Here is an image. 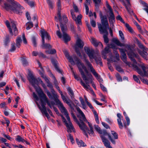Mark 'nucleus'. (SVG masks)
I'll list each match as a JSON object with an SVG mask.
<instances>
[{
	"label": "nucleus",
	"instance_id": "nucleus-23",
	"mask_svg": "<svg viewBox=\"0 0 148 148\" xmlns=\"http://www.w3.org/2000/svg\"><path fill=\"white\" fill-rule=\"evenodd\" d=\"M10 24L11 25L12 31H13V35L15 36H16L18 34V29L16 26V22L13 21H11L10 23Z\"/></svg>",
	"mask_w": 148,
	"mask_h": 148
},
{
	"label": "nucleus",
	"instance_id": "nucleus-19",
	"mask_svg": "<svg viewBox=\"0 0 148 148\" xmlns=\"http://www.w3.org/2000/svg\"><path fill=\"white\" fill-rule=\"evenodd\" d=\"M57 5L58 7V14L57 15L58 17V20L60 22L62 21L61 19V4L60 0H58V1L57 3ZM55 20L58 21V19L56 16L55 17Z\"/></svg>",
	"mask_w": 148,
	"mask_h": 148
},
{
	"label": "nucleus",
	"instance_id": "nucleus-63",
	"mask_svg": "<svg viewBox=\"0 0 148 148\" xmlns=\"http://www.w3.org/2000/svg\"><path fill=\"white\" fill-rule=\"evenodd\" d=\"M87 105L92 110V112H93V110H95L94 109V108L92 106V104L89 102H87V103H86Z\"/></svg>",
	"mask_w": 148,
	"mask_h": 148
},
{
	"label": "nucleus",
	"instance_id": "nucleus-13",
	"mask_svg": "<svg viewBox=\"0 0 148 148\" xmlns=\"http://www.w3.org/2000/svg\"><path fill=\"white\" fill-rule=\"evenodd\" d=\"M94 127L95 129L99 133L101 134V135H108V138L112 143L115 144V142L114 140H113L111 137L110 134H108L106 132V131L105 130H101L100 128L98 126V125H95Z\"/></svg>",
	"mask_w": 148,
	"mask_h": 148
},
{
	"label": "nucleus",
	"instance_id": "nucleus-1",
	"mask_svg": "<svg viewBox=\"0 0 148 148\" xmlns=\"http://www.w3.org/2000/svg\"><path fill=\"white\" fill-rule=\"evenodd\" d=\"M100 17L101 25L100 24L98 25L99 31L101 34H105L103 35L104 41L106 43L109 42V39L107 37L108 34L107 28H109V24L107 17L106 15H102V12H99Z\"/></svg>",
	"mask_w": 148,
	"mask_h": 148
},
{
	"label": "nucleus",
	"instance_id": "nucleus-27",
	"mask_svg": "<svg viewBox=\"0 0 148 148\" xmlns=\"http://www.w3.org/2000/svg\"><path fill=\"white\" fill-rule=\"evenodd\" d=\"M93 58L92 59H94L96 62V63L97 64H99L100 66H102V63L101 62V59L100 56L97 55V56H94V55L93 56Z\"/></svg>",
	"mask_w": 148,
	"mask_h": 148
},
{
	"label": "nucleus",
	"instance_id": "nucleus-10",
	"mask_svg": "<svg viewBox=\"0 0 148 148\" xmlns=\"http://www.w3.org/2000/svg\"><path fill=\"white\" fill-rule=\"evenodd\" d=\"M112 40L113 42L115 43L118 46L121 47L123 46L125 47V48L127 50V53L128 56H129V54H133V53H134L130 45L122 44L118 39L116 38H113Z\"/></svg>",
	"mask_w": 148,
	"mask_h": 148
},
{
	"label": "nucleus",
	"instance_id": "nucleus-30",
	"mask_svg": "<svg viewBox=\"0 0 148 148\" xmlns=\"http://www.w3.org/2000/svg\"><path fill=\"white\" fill-rule=\"evenodd\" d=\"M51 61L54 66L56 70L59 73H61L62 71L58 68L57 63V61L53 58L51 59Z\"/></svg>",
	"mask_w": 148,
	"mask_h": 148
},
{
	"label": "nucleus",
	"instance_id": "nucleus-33",
	"mask_svg": "<svg viewBox=\"0 0 148 148\" xmlns=\"http://www.w3.org/2000/svg\"><path fill=\"white\" fill-rule=\"evenodd\" d=\"M84 42L80 39L78 38L76 42V45L80 48H82L84 46Z\"/></svg>",
	"mask_w": 148,
	"mask_h": 148
},
{
	"label": "nucleus",
	"instance_id": "nucleus-26",
	"mask_svg": "<svg viewBox=\"0 0 148 148\" xmlns=\"http://www.w3.org/2000/svg\"><path fill=\"white\" fill-rule=\"evenodd\" d=\"M64 53L66 57L69 60V61L72 65H74L75 63L73 59L71 56H69L68 51H64Z\"/></svg>",
	"mask_w": 148,
	"mask_h": 148
},
{
	"label": "nucleus",
	"instance_id": "nucleus-51",
	"mask_svg": "<svg viewBox=\"0 0 148 148\" xmlns=\"http://www.w3.org/2000/svg\"><path fill=\"white\" fill-rule=\"evenodd\" d=\"M90 23L91 26L93 27L96 26V24L95 21L92 19H91L90 21Z\"/></svg>",
	"mask_w": 148,
	"mask_h": 148
},
{
	"label": "nucleus",
	"instance_id": "nucleus-57",
	"mask_svg": "<svg viewBox=\"0 0 148 148\" xmlns=\"http://www.w3.org/2000/svg\"><path fill=\"white\" fill-rule=\"evenodd\" d=\"M109 21L110 22V24H112L113 23L114 21L115 20V17L113 16L111 17H108Z\"/></svg>",
	"mask_w": 148,
	"mask_h": 148
},
{
	"label": "nucleus",
	"instance_id": "nucleus-45",
	"mask_svg": "<svg viewBox=\"0 0 148 148\" xmlns=\"http://www.w3.org/2000/svg\"><path fill=\"white\" fill-rule=\"evenodd\" d=\"M61 98L63 101L64 102H65L66 104H68L69 101H71V100L69 99V98L67 99L66 98L65 96L63 95L61 96Z\"/></svg>",
	"mask_w": 148,
	"mask_h": 148
},
{
	"label": "nucleus",
	"instance_id": "nucleus-6",
	"mask_svg": "<svg viewBox=\"0 0 148 148\" xmlns=\"http://www.w3.org/2000/svg\"><path fill=\"white\" fill-rule=\"evenodd\" d=\"M64 20V23L62 22H60V26L61 30L63 33V38L65 42H66L70 41L71 40L69 36L66 33V28H65V24L68 22L67 17L65 15H64L63 16Z\"/></svg>",
	"mask_w": 148,
	"mask_h": 148
},
{
	"label": "nucleus",
	"instance_id": "nucleus-14",
	"mask_svg": "<svg viewBox=\"0 0 148 148\" xmlns=\"http://www.w3.org/2000/svg\"><path fill=\"white\" fill-rule=\"evenodd\" d=\"M117 117L118 119H117L118 123L119 126V128L120 129H122L123 127V124L121 121L122 120L123 121L124 126V127L126 128L127 125L126 122L124 119H123V117L120 113H118L117 114Z\"/></svg>",
	"mask_w": 148,
	"mask_h": 148
},
{
	"label": "nucleus",
	"instance_id": "nucleus-60",
	"mask_svg": "<svg viewBox=\"0 0 148 148\" xmlns=\"http://www.w3.org/2000/svg\"><path fill=\"white\" fill-rule=\"evenodd\" d=\"M26 3L30 6L31 7H32L34 6V2L33 1H30L28 0Z\"/></svg>",
	"mask_w": 148,
	"mask_h": 148
},
{
	"label": "nucleus",
	"instance_id": "nucleus-56",
	"mask_svg": "<svg viewBox=\"0 0 148 148\" xmlns=\"http://www.w3.org/2000/svg\"><path fill=\"white\" fill-rule=\"evenodd\" d=\"M111 134L113 135L114 139H117L118 138V135L116 132L114 131H112Z\"/></svg>",
	"mask_w": 148,
	"mask_h": 148
},
{
	"label": "nucleus",
	"instance_id": "nucleus-21",
	"mask_svg": "<svg viewBox=\"0 0 148 148\" xmlns=\"http://www.w3.org/2000/svg\"><path fill=\"white\" fill-rule=\"evenodd\" d=\"M84 50L89 57L90 60L92 62L91 60H92V58H93V56L94 53V50H90L88 47H84Z\"/></svg>",
	"mask_w": 148,
	"mask_h": 148
},
{
	"label": "nucleus",
	"instance_id": "nucleus-64",
	"mask_svg": "<svg viewBox=\"0 0 148 148\" xmlns=\"http://www.w3.org/2000/svg\"><path fill=\"white\" fill-rule=\"evenodd\" d=\"M0 107L1 108H3L4 110H5L7 108V107L5 106V103H3L0 104Z\"/></svg>",
	"mask_w": 148,
	"mask_h": 148
},
{
	"label": "nucleus",
	"instance_id": "nucleus-50",
	"mask_svg": "<svg viewBox=\"0 0 148 148\" xmlns=\"http://www.w3.org/2000/svg\"><path fill=\"white\" fill-rule=\"evenodd\" d=\"M133 78L135 81L139 84L140 83V80L138 77L136 75H133Z\"/></svg>",
	"mask_w": 148,
	"mask_h": 148
},
{
	"label": "nucleus",
	"instance_id": "nucleus-46",
	"mask_svg": "<svg viewBox=\"0 0 148 148\" xmlns=\"http://www.w3.org/2000/svg\"><path fill=\"white\" fill-rule=\"evenodd\" d=\"M93 1L95 3V6L97 9H98L99 5L101 2V0H93Z\"/></svg>",
	"mask_w": 148,
	"mask_h": 148
},
{
	"label": "nucleus",
	"instance_id": "nucleus-28",
	"mask_svg": "<svg viewBox=\"0 0 148 148\" xmlns=\"http://www.w3.org/2000/svg\"><path fill=\"white\" fill-rule=\"evenodd\" d=\"M81 85L84 87V88L87 90V91L88 90H90L92 95H95V94L93 92L92 90L91 89V88L90 87V86L88 85L87 84H86L84 83L81 80Z\"/></svg>",
	"mask_w": 148,
	"mask_h": 148
},
{
	"label": "nucleus",
	"instance_id": "nucleus-49",
	"mask_svg": "<svg viewBox=\"0 0 148 148\" xmlns=\"http://www.w3.org/2000/svg\"><path fill=\"white\" fill-rule=\"evenodd\" d=\"M125 27L127 29H128L129 32L131 33L133 32V30L132 27L130 26V25L128 23H126L125 24Z\"/></svg>",
	"mask_w": 148,
	"mask_h": 148
},
{
	"label": "nucleus",
	"instance_id": "nucleus-52",
	"mask_svg": "<svg viewBox=\"0 0 148 148\" xmlns=\"http://www.w3.org/2000/svg\"><path fill=\"white\" fill-rule=\"evenodd\" d=\"M57 26L59 29V30L57 31L56 34L60 38H61L62 37V35L60 31L59 26L58 24H57Z\"/></svg>",
	"mask_w": 148,
	"mask_h": 148
},
{
	"label": "nucleus",
	"instance_id": "nucleus-31",
	"mask_svg": "<svg viewBox=\"0 0 148 148\" xmlns=\"http://www.w3.org/2000/svg\"><path fill=\"white\" fill-rule=\"evenodd\" d=\"M125 0L127 2V6H128L127 7H126V8L127 11L130 14L134 15L135 14L134 13L130 8V6H131V4L130 2V0Z\"/></svg>",
	"mask_w": 148,
	"mask_h": 148
},
{
	"label": "nucleus",
	"instance_id": "nucleus-54",
	"mask_svg": "<svg viewBox=\"0 0 148 148\" xmlns=\"http://www.w3.org/2000/svg\"><path fill=\"white\" fill-rule=\"evenodd\" d=\"M73 73L74 77L75 79L77 80V81L80 80V82H81V80L82 81L80 77L78 76L77 75H76L73 71Z\"/></svg>",
	"mask_w": 148,
	"mask_h": 148
},
{
	"label": "nucleus",
	"instance_id": "nucleus-53",
	"mask_svg": "<svg viewBox=\"0 0 148 148\" xmlns=\"http://www.w3.org/2000/svg\"><path fill=\"white\" fill-rule=\"evenodd\" d=\"M32 41L34 46L35 47H36L37 46L36 42V38L34 36H33L32 37Z\"/></svg>",
	"mask_w": 148,
	"mask_h": 148
},
{
	"label": "nucleus",
	"instance_id": "nucleus-20",
	"mask_svg": "<svg viewBox=\"0 0 148 148\" xmlns=\"http://www.w3.org/2000/svg\"><path fill=\"white\" fill-rule=\"evenodd\" d=\"M40 33L42 40H43V42L44 40H45V38L48 41L51 39V37L49 33L46 31L44 29L41 30L40 31Z\"/></svg>",
	"mask_w": 148,
	"mask_h": 148
},
{
	"label": "nucleus",
	"instance_id": "nucleus-40",
	"mask_svg": "<svg viewBox=\"0 0 148 148\" xmlns=\"http://www.w3.org/2000/svg\"><path fill=\"white\" fill-rule=\"evenodd\" d=\"M16 41V46L17 47L19 48L20 46V43L22 42L21 37H18L17 38Z\"/></svg>",
	"mask_w": 148,
	"mask_h": 148
},
{
	"label": "nucleus",
	"instance_id": "nucleus-32",
	"mask_svg": "<svg viewBox=\"0 0 148 148\" xmlns=\"http://www.w3.org/2000/svg\"><path fill=\"white\" fill-rule=\"evenodd\" d=\"M5 23L7 27L8 28L9 32L10 34L12 35H13V32L12 31V29L10 25V24L8 20H6L5 22Z\"/></svg>",
	"mask_w": 148,
	"mask_h": 148
},
{
	"label": "nucleus",
	"instance_id": "nucleus-42",
	"mask_svg": "<svg viewBox=\"0 0 148 148\" xmlns=\"http://www.w3.org/2000/svg\"><path fill=\"white\" fill-rule=\"evenodd\" d=\"M45 53L47 54H52L55 53H56V51L55 49H53L46 51Z\"/></svg>",
	"mask_w": 148,
	"mask_h": 148
},
{
	"label": "nucleus",
	"instance_id": "nucleus-3",
	"mask_svg": "<svg viewBox=\"0 0 148 148\" xmlns=\"http://www.w3.org/2000/svg\"><path fill=\"white\" fill-rule=\"evenodd\" d=\"M5 8L7 10H10L14 13L17 14H20L22 12V10L24 9V8L21 6L17 2L13 1L11 5L7 3L4 4Z\"/></svg>",
	"mask_w": 148,
	"mask_h": 148
},
{
	"label": "nucleus",
	"instance_id": "nucleus-2",
	"mask_svg": "<svg viewBox=\"0 0 148 148\" xmlns=\"http://www.w3.org/2000/svg\"><path fill=\"white\" fill-rule=\"evenodd\" d=\"M73 58L75 61L76 64L83 79L85 81L86 84H88L89 82L88 79L86 77L83 70V69L84 70L86 73H88V72L86 66L83 63L80 62V60L76 56H74Z\"/></svg>",
	"mask_w": 148,
	"mask_h": 148
},
{
	"label": "nucleus",
	"instance_id": "nucleus-17",
	"mask_svg": "<svg viewBox=\"0 0 148 148\" xmlns=\"http://www.w3.org/2000/svg\"><path fill=\"white\" fill-rule=\"evenodd\" d=\"M40 101L42 108H40V105L38 104H37L38 106L41 111L42 113V114H44L47 118H49V115L47 112V109L45 106V105L46 104L44 103L43 100L42 99H41Z\"/></svg>",
	"mask_w": 148,
	"mask_h": 148
},
{
	"label": "nucleus",
	"instance_id": "nucleus-36",
	"mask_svg": "<svg viewBox=\"0 0 148 148\" xmlns=\"http://www.w3.org/2000/svg\"><path fill=\"white\" fill-rule=\"evenodd\" d=\"M33 24L32 22L31 21L28 22L26 24V29L29 30L33 27Z\"/></svg>",
	"mask_w": 148,
	"mask_h": 148
},
{
	"label": "nucleus",
	"instance_id": "nucleus-16",
	"mask_svg": "<svg viewBox=\"0 0 148 148\" xmlns=\"http://www.w3.org/2000/svg\"><path fill=\"white\" fill-rule=\"evenodd\" d=\"M62 118L63 122L64 123L65 125L68 129L67 132H71L72 130H73L74 127L71 121V120L70 119V122L69 121H68V123H67L66 119L63 116H62Z\"/></svg>",
	"mask_w": 148,
	"mask_h": 148
},
{
	"label": "nucleus",
	"instance_id": "nucleus-15",
	"mask_svg": "<svg viewBox=\"0 0 148 148\" xmlns=\"http://www.w3.org/2000/svg\"><path fill=\"white\" fill-rule=\"evenodd\" d=\"M71 15L72 18L76 22L77 25L79 24L81 25L82 24L81 19L82 17V16L81 14H79L77 18L75 16L73 10H70Z\"/></svg>",
	"mask_w": 148,
	"mask_h": 148
},
{
	"label": "nucleus",
	"instance_id": "nucleus-55",
	"mask_svg": "<svg viewBox=\"0 0 148 148\" xmlns=\"http://www.w3.org/2000/svg\"><path fill=\"white\" fill-rule=\"evenodd\" d=\"M75 52L80 57L82 56L81 54L79 51V49L77 48L76 46H75Z\"/></svg>",
	"mask_w": 148,
	"mask_h": 148
},
{
	"label": "nucleus",
	"instance_id": "nucleus-37",
	"mask_svg": "<svg viewBox=\"0 0 148 148\" xmlns=\"http://www.w3.org/2000/svg\"><path fill=\"white\" fill-rule=\"evenodd\" d=\"M67 90L69 95L70 96L72 99L74 97V94L73 90L70 87H69L67 88Z\"/></svg>",
	"mask_w": 148,
	"mask_h": 148
},
{
	"label": "nucleus",
	"instance_id": "nucleus-41",
	"mask_svg": "<svg viewBox=\"0 0 148 148\" xmlns=\"http://www.w3.org/2000/svg\"><path fill=\"white\" fill-rule=\"evenodd\" d=\"M48 4L49 8L51 9H53V7L54 4L52 1L51 0H46Z\"/></svg>",
	"mask_w": 148,
	"mask_h": 148
},
{
	"label": "nucleus",
	"instance_id": "nucleus-38",
	"mask_svg": "<svg viewBox=\"0 0 148 148\" xmlns=\"http://www.w3.org/2000/svg\"><path fill=\"white\" fill-rule=\"evenodd\" d=\"M76 142L79 147L83 146L85 147L86 146V144L84 143L83 141L80 140L79 141L77 139H76Z\"/></svg>",
	"mask_w": 148,
	"mask_h": 148
},
{
	"label": "nucleus",
	"instance_id": "nucleus-9",
	"mask_svg": "<svg viewBox=\"0 0 148 148\" xmlns=\"http://www.w3.org/2000/svg\"><path fill=\"white\" fill-rule=\"evenodd\" d=\"M84 60L86 63L87 66L89 69L90 72L97 78V80L100 83H102L103 81L102 79L100 78V77H99L98 74L96 71L92 64L89 62L87 59L85 58L84 59Z\"/></svg>",
	"mask_w": 148,
	"mask_h": 148
},
{
	"label": "nucleus",
	"instance_id": "nucleus-7",
	"mask_svg": "<svg viewBox=\"0 0 148 148\" xmlns=\"http://www.w3.org/2000/svg\"><path fill=\"white\" fill-rule=\"evenodd\" d=\"M54 95V101L56 103L60 110L61 112L64 113L66 116L68 121L70 122V118L69 115L67 110L64 106L62 103L58 99V96L57 95Z\"/></svg>",
	"mask_w": 148,
	"mask_h": 148
},
{
	"label": "nucleus",
	"instance_id": "nucleus-58",
	"mask_svg": "<svg viewBox=\"0 0 148 148\" xmlns=\"http://www.w3.org/2000/svg\"><path fill=\"white\" fill-rule=\"evenodd\" d=\"M10 42L9 36V35L7 36H6L4 42V44L5 45H7V44Z\"/></svg>",
	"mask_w": 148,
	"mask_h": 148
},
{
	"label": "nucleus",
	"instance_id": "nucleus-47",
	"mask_svg": "<svg viewBox=\"0 0 148 148\" xmlns=\"http://www.w3.org/2000/svg\"><path fill=\"white\" fill-rule=\"evenodd\" d=\"M109 48L108 47H106L104 50L102 51V53L103 55H105L106 54L108 53L109 52Z\"/></svg>",
	"mask_w": 148,
	"mask_h": 148
},
{
	"label": "nucleus",
	"instance_id": "nucleus-34",
	"mask_svg": "<svg viewBox=\"0 0 148 148\" xmlns=\"http://www.w3.org/2000/svg\"><path fill=\"white\" fill-rule=\"evenodd\" d=\"M43 48H51L52 47L51 45L49 44L45 43V40H44V42L43 40H42V45L41 46Z\"/></svg>",
	"mask_w": 148,
	"mask_h": 148
},
{
	"label": "nucleus",
	"instance_id": "nucleus-43",
	"mask_svg": "<svg viewBox=\"0 0 148 148\" xmlns=\"http://www.w3.org/2000/svg\"><path fill=\"white\" fill-rule=\"evenodd\" d=\"M123 115L125 116V118L127 122V125H130V119L127 116L126 113L125 112H123Z\"/></svg>",
	"mask_w": 148,
	"mask_h": 148
},
{
	"label": "nucleus",
	"instance_id": "nucleus-22",
	"mask_svg": "<svg viewBox=\"0 0 148 148\" xmlns=\"http://www.w3.org/2000/svg\"><path fill=\"white\" fill-rule=\"evenodd\" d=\"M107 135H101L100 137L101 138L102 142L104 144V146L106 147L110 148L111 146L110 145V143L108 140L106 139L105 136Z\"/></svg>",
	"mask_w": 148,
	"mask_h": 148
},
{
	"label": "nucleus",
	"instance_id": "nucleus-4",
	"mask_svg": "<svg viewBox=\"0 0 148 148\" xmlns=\"http://www.w3.org/2000/svg\"><path fill=\"white\" fill-rule=\"evenodd\" d=\"M76 108L79 114L77 115V117L80 121V122L77 120V124L79 125L80 129L82 130L85 131V129H88L87 127L85 125L84 121H87L85 116L81 110L80 108L78 106H76Z\"/></svg>",
	"mask_w": 148,
	"mask_h": 148
},
{
	"label": "nucleus",
	"instance_id": "nucleus-25",
	"mask_svg": "<svg viewBox=\"0 0 148 148\" xmlns=\"http://www.w3.org/2000/svg\"><path fill=\"white\" fill-rule=\"evenodd\" d=\"M90 41L92 44L94 45L95 47H97L98 45L101 46V47L102 48L103 47V45L101 43L97 40L95 38L91 37H90Z\"/></svg>",
	"mask_w": 148,
	"mask_h": 148
},
{
	"label": "nucleus",
	"instance_id": "nucleus-24",
	"mask_svg": "<svg viewBox=\"0 0 148 148\" xmlns=\"http://www.w3.org/2000/svg\"><path fill=\"white\" fill-rule=\"evenodd\" d=\"M119 49L121 55V59L125 63H126L127 62V57L125 51L126 50H125L123 49L119 48Z\"/></svg>",
	"mask_w": 148,
	"mask_h": 148
},
{
	"label": "nucleus",
	"instance_id": "nucleus-62",
	"mask_svg": "<svg viewBox=\"0 0 148 148\" xmlns=\"http://www.w3.org/2000/svg\"><path fill=\"white\" fill-rule=\"evenodd\" d=\"M116 19L117 20H119L120 21H121V22H122L123 23H124L125 22L123 19L121 17V16L120 15H118L116 17Z\"/></svg>",
	"mask_w": 148,
	"mask_h": 148
},
{
	"label": "nucleus",
	"instance_id": "nucleus-61",
	"mask_svg": "<svg viewBox=\"0 0 148 148\" xmlns=\"http://www.w3.org/2000/svg\"><path fill=\"white\" fill-rule=\"evenodd\" d=\"M21 61L23 65L26 66L28 64V62L27 60L24 58L21 59Z\"/></svg>",
	"mask_w": 148,
	"mask_h": 148
},
{
	"label": "nucleus",
	"instance_id": "nucleus-18",
	"mask_svg": "<svg viewBox=\"0 0 148 148\" xmlns=\"http://www.w3.org/2000/svg\"><path fill=\"white\" fill-rule=\"evenodd\" d=\"M85 122H86L88 123V126L90 127V130H89L88 128L87 127V128L88 129V130L85 129V131L84 130H82L83 131L84 134L87 137H88V136L86 133V132H87L90 135H93L94 133V132L93 131V127L92 126V124L88 122L87 120V121H85Z\"/></svg>",
	"mask_w": 148,
	"mask_h": 148
},
{
	"label": "nucleus",
	"instance_id": "nucleus-5",
	"mask_svg": "<svg viewBox=\"0 0 148 148\" xmlns=\"http://www.w3.org/2000/svg\"><path fill=\"white\" fill-rule=\"evenodd\" d=\"M132 66L133 69L141 76L145 77L147 76L148 75V65L143 63L139 65V67L141 68L143 71H142L136 65L133 64Z\"/></svg>",
	"mask_w": 148,
	"mask_h": 148
},
{
	"label": "nucleus",
	"instance_id": "nucleus-59",
	"mask_svg": "<svg viewBox=\"0 0 148 148\" xmlns=\"http://www.w3.org/2000/svg\"><path fill=\"white\" fill-rule=\"evenodd\" d=\"M139 77L141 80L144 83L148 85V80L147 79H143L142 77H141L140 76H138Z\"/></svg>",
	"mask_w": 148,
	"mask_h": 148
},
{
	"label": "nucleus",
	"instance_id": "nucleus-39",
	"mask_svg": "<svg viewBox=\"0 0 148 148\" xmlns=\"http://www.w3.org/2000/svg\"><path fill=\"white\" fill-rule=\"evenodd\" d=\"M93 113L94 114L95 118V120L97 123L98 124L99 123V117L98 115L95 110L93 111Z\"/></svg>",
	"mask_w": 148,
	"mask_h": 148
},
{
	"label": "nucleus",
	"instance_id": "nucleus-48",
	"mask_svg": "<svg viewBox=\"0 0 148 148\" xmlns=\"http://www.w3.org/2000/svg\"><path fill=\"white\" fill-rule=\"evenodd\" d=\"M15 139L19 142H22L23 143L24 141V139L19 135L17 136V138Z\"/></svg>",
	"mask_w": 148,
	"mask_h": 148
},
{
	"label": "nucleus",
	"instance_id": "nucleus-44",
	"mask_svg": "<svg viewBox=\"0 0 148 148\" xmlns=\"http://www.w3.org/2000/svg\"><path fill=\"white\" fill-rule=\"evenodd\" d=\"M109 10L108 12V13L109 15V17H111V16L115 17L114 15V14L112 9V8H109L108 9Z\"/></svg>",
	"mask_w": 148,
	"mask_h": 148
},
{
	"label": "nucleus",
	"instance_id": "nucleus-12",
	"mask_svg": "<svg viewBox=\"0 0 148 148\" xmlns=\"http://www.w3.org/2000/svg\"><path fill=\"white\" fill-rule=\"evenodd\" d=\"M38 95L40 97L43 99L45 102H46L48 106L52 108L53 106H54V103L52 101L50 102L48 100L46 95L44 93L43 91L40 89H39L38 92Z\"/></svg>",
	"mask_w": 148,
	"mask_h": 148
},
{
	"label": "nucleus",
	"instance_id": "nucleus-35",
	"mask_svg": "<svg viewBox=\"0 0 148 148\" xmlns=\"http://www.w3.org/2000/svg\"><path fill=\"white\" fill-rule=\"evenodd\" d=\"M42 77L44 78V79L47 83V86L50 88H53V87L52 85L47 77L45 76H42Z\"/></svg>",
	"mask_w": 148,
	"mask_h": 148
},
{
	"label": "nucleus",
	"instance_id": "nucleus-8",
	"mask_svg": "<svg viewBox=\"0 0 148 148\" xmlns=\"http://www.w3.org/2000/svg\"><path fill=\"white\" fill-rule=\"evenodd\" d=\"M28 79L29 82L32 84V85L36 89L37 87L36 84L38 85L39 82H40L43 88L45 89L46 88V86L45 84L42 81L41 79L38 78V79H36L34 76L32 74L29 75Z\"/></svg>",
	"mask_w": 148,
	"mask_h": 148
},
{
	"label": "nucleus",
	"instance_id": "nucleus-11",
	"mask_svg": "<svg viewBox=\"0 0 148 148\" xmlns=\"http://www.w3.org/2000/svg\"><path fill=\"white\" fill-rule=\"evenodd\" d=\"M137 42L139 47L143 50V51H139V53L144 59L147 60V56L148 55V53L147 52L148 51V49L145 47L138 40H137Z\"/></svg>",
	"mask_w": 148,
	"mask_h": 148
},
{
	"label": "nucleus",
	"instance_id": "nucleus-29",
	"mask_svg": "<svg viewBox=\"0 0 148 148\" xmlns=\"http://www.w3.org/2000/svg\"><path fill=\"white\" fill-rule=\"evenodd\" d=\"M129 57L130 59L133 61L134 63H136V60L134 59V57H135L138 60H140V57L139 56L136 54L133 53V54H129Z\"/></svg>",
	"mask_w": 148,
	"mask_h": 148
}]
</instances>
